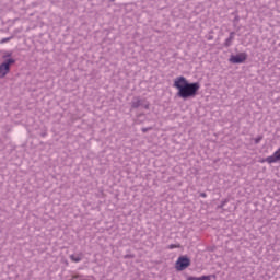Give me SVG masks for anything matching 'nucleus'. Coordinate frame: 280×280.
Wrapping results in <instances>:
<instances>
[{
  "mask_svg": "<svg viewBox=\"0 0 280 280\" xmlns=\"http://www.w3.org/2000/svg\"><path fill=\"white\" fill-rule=\"evenodd\" d=\"M173 86L176 89L177 97L180 100H191V97H196L200 91V83H191L183 75L174 79Z\"/></svg>",
  "mask_w": 280,
  "mask_h": 280,
  "instance_id": "obj_1",
  "label": "nucleus"
},
{
  "mask_svg": "<svg viewBox=\"0 0 280 280\" xmlns=\"http://www.w3.org/2000/svg\"><path fill=\"white\" fill-rule=\"evenodd\" d=\"M189 266H191V260L185 256H180L175 264V268L178 271L185 270L186 268H189Z\"/></svg>",
  "mask_w": 280,
  "mask_h": 280,
  "instance_id": "obj_2",
  "label": "nucleus"
},
{
  "mask_svg": "<svg viewBox=\"0 0 280 280\" xmlns=\"http://www.w3.org/2000/svg\"><path fill=\"white\" fill-rule=\"evenodd\" d=\"M248 58V55L246 52H241L237 55H232L229 59V61L232 65H242V62H246V59Z\"/></svg>",
  "mask_w": 280,
  "mask_h": 280,
  "instance_id": "obj_3",
  "label": "nucleus"
},
{
  "mask_svg": "<svg viewBox=\"0 0 280 280\" xmlns=\"http://www.w3.org/2000/svg\"><path fill=\"white\" fill-rule=\"evenodd\" d=\"M14 59H8L0 65V78H5L10 73V65H14Z\"/></svg>",
  "mask_w": 280,
  "mask_h": 280,
  "instance_id": "obj_4",
  "label": "nucleus"
},
{
  "mask_svg": "<svg viewBox=\"0 0 280 280\" xmlns=\"http://www.w3.org/2000/svg\"><path fill=\"white\" fill-rule=\"evenodd\" d=\"M280 161V148L275 151V153L270 156H267L265 160L261 161V163H268L269 165L272 163H278Z\"/></svg>",
  "mask_w": 280,
  "mask_h": 280,
  "instance_id": "obj_5",
  "label": "nucleus"
},
{
  "mask_svg": "<svg viewBox=\"0 0 280 280\" xmlns=\"http://www.w3.org/2000/svg\"><path fill=\"white\" fill-rule=\"evenodd\" d=\"M141 98H135L132 102H131V106L132 108H139V106H141Z\"/></svg>",
  "mask_w": 280,
  "mask_h": 280,
  "instance_id": "obj_6",
  "label": "nucleus"
},
{
  "mask_svg": "<svg viewBox=\"0 0 280 280\" xmlns=\"http://www.w3.org/2000/svg\"><path fill=\"white\" fill-rule=\"evenodd\" d=\"M70 259H71V261H74V264L82 261V257L75 256V255H71Z\"/></svg>",
  "mask_w": 280,
  "mask_h": 280,
  "instance_id": "obj_7",
  "label": "nucleus"
},
{
  "mask_svg": "<svg viewBox=\"0 0 280 280\" xmlns=\"http://www.w3.org/2000/svg\"><path fill=\"white\" fill-rule=\"evenodd\" d=\"M211 277H213V279H215V275H213V276H201V277H199V280H211Z\"/></svg>",
  "mask_w": 280,
  "mask_h": 280,
  "instance_id": "obj_8",
  "label": "nucleus"
},
{
  "mask_svg": "<svg viewBox=\"0 0 280 280\" xmlns=\"http://www.w3.org/2000/svg\"><path fill=\"white\" fill-rule=\"evenodd\" d=\"M10 40H12V37L2 38V39L0 40V45H3V44H5V43H10Z\"/></svg>",
  "mask_w": 280,
  "mask_h": 280,
  "instance_id": "obj_9",
  "label": "nucleus"
},
{
  "mask_svg": "<svg viewBox=\"0 0 280 280\" xmlns=\"http://www.w3.org/2000/svg\"><path fill=\"white\" fill-rule=\"evenodd\" d=\"M168 248H170L171 250L174 249V248H180V245H174V244H172V245L168 246Z\"/></svg>",
  "mask_w": 280,
  "mask_h": 280,
  "instance_id": "obj_10",
  "label": "nucleus"
},
{
  "mask_svg": "<svg viewBox=\"0 0 280 280\" xmlns=\"http://www.w3.org/2000/svg\"><path fill=\"white\" fill-rule=\"evenodd\" d=\"M80 279V275H73L70 280Z\"/></svg>",
  "mask_w": 280,
  "mask_h": 280,
  "instance_id": "obj_11",
  "label": "nucleus"
},
{
  "mask_svg": "<svg viewBox=\"0 0 280 280\" xmlns=\"http://www.w3.org/2000/svg\"><path fill=\"white\" fill-rule=\"evenodd\" d=\"M187 280H199L197 277H188Z\"/></svg>",
  "mask_w": 280,
  "mask_h": 280,
  "instance_id": "obj_12",
  "label": "nucleus"
},
{
  "mask_svg": "<svg viewBox=\"0 0 280 280\" xmlns=\"http://www.w3.org/2000/svg\"><path fill=\"white\" fill-rule=\"evenodd\" d=\"M144 108H147V109L150 108V104H148V103L144 104Z\"/></svg>",
  "mask_w": 280,
  "mask_h": 280,
  "instance_id": "obj_13",
  "label": "nucleus"
},
{
  "mask_svg": "<svg viewBox=\"0 0 280 280\" xmlns=\"http://www.w3.org/2000/svg\"><path fill=\"white\" fill-rule=\"evenodd\" d=\"M202 198H207V195L206 194H201Z\"/></svg>",
  "mask_w": 280,
  "mask_h": 280,
  "instance_id": "obj_14",
  "label": "nucleus"
},
{
  "mask_svg": "<svg viewBox=\"0 0 280 280\" xmlns=\"http://www.w3.org/2000/svg\"><path fill=\"white\" fill-rule=\"evenodd\" d=\"M142 131L148 132V129H142Z\"/></svg>",
  "mask_w": 280,
  "mask_h": 280,
  "instance_id": "obj_15",
  "label": "nucleus"
},
{
  "mask_svg": "<svg viewBox=\"0 0 280 280\" xmlns=\"http://www.w3.org/2000/svg\"><path fill=\"white\" fill-rule=\"evenodd\" d=\"M109 1L115 2V0H109Z\"/></svg>",
  "mask_w": 280,
  "mask_h": 280,
  "instance_id": "obj_16",
  "label": "nucleus"
}]
</instances>
